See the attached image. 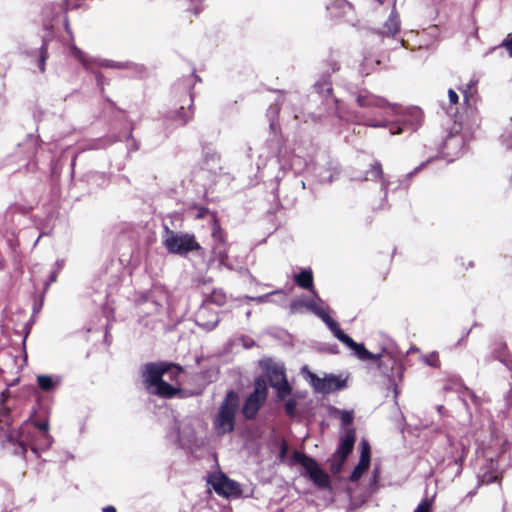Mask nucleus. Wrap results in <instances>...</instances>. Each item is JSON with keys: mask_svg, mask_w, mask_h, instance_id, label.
Wrapping results in <instances>:
<instances>
[{"mask_svg": "<svg viewBox=\"0 0 512 512\" xmlns=\"http://www.w3.org/2000/svg\"><path fill=\"white\" fill-rule=\"evenodd\" d=\"M386 368L391 364V373L387 374L386 377L388 378V382L390 387L393 391V398H394V406L397 410V415L393 418V421L395 423V427L397 430H399L400 433H403L404 426H405V417L403 413L400 411L397 398L400 394V390L398 388L399 383H401L403 379L404 374V366H403V360L405 359L406 355L411 351L415 350V348L411 347L409 350L406 351V353H403L398 345L395 343L394 340L386 337Z\"/></svg>", "mask_w": 512, "mask_h": 512, "instance_id": "obj_1", "label": "nucleus"}, {"mask_svg": "<svg viewBox=\"0 0 512 512\" xmlns=\"http://www.w3.org/2000/svg\"><path fill=\"white\" fill-rule=\"evenodd\" d=\"M181 373V368L166 363H149L142 369L143 382L146 389L161 397H173L179 388L168 384L163 377L175 381Z\"/></svg>", "mask_w": 512, "mask_h": 512, "instance_id": "obj_2", "label": "nucleus"}, {"mask_svg": "<svg viewBox=\"0 0 512 512\" xmlns=\"http://www.w3.org/2000/svg\"><path fill=\"white\" fill-rule=\"evenodd\" d=\"M423 111L416 106L402 107L386 101V130L391 135L412 134L422 125Z\"/></svg>", "mask_w": 512, "mask_h": 512, "instance_id": "obj_3", "label": "nucleus"}, {"mask_svg": "<svg viewBox=\"0 0 512 512\" xmlns=\"http://www.w3.org/2000/svg\"><path fill=\"white\" fill-rule=\"evenodd\" d=\"M320 299H313L303 303L305 307L315 313L318 317H320L325 324L332 331L334 336L345 344L349 349L352 350L354 355L360 360H372L376 357L370 353L363 344L356 343L350 338L347 334H345L338 326L337 322L334 321L328 314L325 308L320 305Z\"/></svg>", "mask_w": 512, "mask_h": 512, "instance_id": "obj_4", "label": "nucleus"}, {"mask_svg": "<svg viewBox=\"0 0 512 512\" xmlns=\"http://www.w3.org/2000/svg\"><path fill=\"white\" fill-rule=\"evenodd\" d=\"M447 449L442 462L452 479L459 477L463 471V463L467 456V448L461 442H455L454 438L446 434Z\"/></svg>", "mask_w": 512, "mask_h": 512, "instance_id": "obj_5", "label": "nucleus"}, {"mask_svg": "<svg viewBox=\"0 0 512 512\" xmlns=\"http://www.w3.org/2000/svg\"><path fill=\"white\" fill-rule=\"evenodd\" d=\"M239 399L236 393L230 391L221 404L215 418V428L220 434L230 432L234 428V417L238 407Z\"/></svg>", "mask_w": 512, "mask_h": 512, "instance_id": "obj_6", "label": "nucleus"}, {"mask_svg": "<svg viewBox=\"0 0 512 512\" xmlns=\"http://www.w3.org/2000/svg\"><path fill=\"white\" fill-rule=\"evenodd\" d=\"M301 373L305 380L308 381L313 389L318 393L328 394L345 386V381L338 376L326 375L323 378H320L307 367H303Z\"/></svg>", "mask_w": 512, "mask_h": 512, "instance_id": "obj_7", "label": "nucleus"}, {"mask_svg": "<svg viewBox=\"0 0 512 512\" xmlns=\"http://www.w3.org/2000/svg\"><path fill=\"white\" fill-rule=\"evenodd\" d=\"M163 243L166 249L170 253L174 254H185L189 251L200 248L194 236L189 234H177L169 229L166 230L163 237Z\"/></svg>", "mask_w": 512, "mask_h": 512, "instance_id": "obj_8", "label": "nucleus"}, {"mask_svg": "<svg viewBox=\"0 0 512 512\" xmlns=\"http://www.w3.org/2000/svg\"><path fill=\"white\" fill-rule=\"evenodd\" d=\"M261 365L266 371L270 385L276 389L278 397L284 399L290 393V388L285 377L283 365L272 360H264L261 362Z\"/></svg>", "mask_w": 512, "mask_h": 512, "instance_id": "obj_9", "label": "nucleus"}, {"mask_svg": "<svg viewBox=\"0 0 512 512\" xmlns=\"http://www.w3.org/2000/svg\"><path fill=\"white\" fill-rule=\"evenodd\" d=\"M293 462L300 464L309 474L312 481L319 487H327L329 485L328 475L318 466V464L310 457L300 452H294Z\"/></svg>", "mask_w": 512, "mask_h": 512, "instance_id": "obj_10", "label": "nucleus"}, {"mask_svg": "<svg viewBox=\"0 0 512 512\" xmlns=\"http://www.w3.org/2000/svg\"><path fill=\"white\" fill-rule=\"evenodd\" d=\"M208 484L223 497H238L241 489L237 482L229 479L222 472H215L208 478Z\"/></svg>", "mask_w": 512, "mask_h": 512, "instance_id": "obj_11", "label": "nucleus"}, {"mask_svg": "<svg viewBox=\"0 0 512 512\" xmlns=\"http://www.w3.org/2000/svg\"><path fill=\"white\" fill-rule=\"evenodd\" d=\"M355 442V431L349 429L341 437L339 447L333 457L331 458L330 469L333 473L340 472L343 463L353 449Z\"/></svg>", "mask_w": 512, "mask_h": 512, "instance_id": "obj_12", "label": "nucleus"}, {"mask_svg": "<svg viewBox=\"0 0 512 512\" xmlns=\"http://www.w3.org/2000/svg\"><path fill=\"white\" fill-rule=\"evenodd\" d=\"M267 396V386L264 380L258 379L255 383L254 392L244 403L242 412L246 418H253L262 406Z\"/></svg>", "mask_w": 512, "mask_h": 512, "instance_id": "obj_13", "label": "nucleus"}, {"mask_svg": "<svg viewBox=\"0 0 512 512\" xmlns=\"http://www.w3.org/2000/svg\"><path fill=\"white\" fill-rule=\"evenodd\" d=\"M486 360H497L512 371V356L509 353L507 343L502 339H496L491 343L490 354Z\"/></svg>", "mask_w": 512, "mask_h": 512, "instance_id": "obj_14", "label": "nucleus"}, {"mask_svg": "<svg viewBox=\"0 0 512 512\" xmlns=\"http://www.w3.org/2000/svg\"><path fill=\"white\" fill-rule=\"evenodd\" d=\"M19 443L24 451L26 446H29L33 452L47 449L44 447L46 444L44 434H42L39 440H36L34 437V431H31V429H29L27 425L21 427L19 434Z\"/></svg>", "mask_w": 512, "mask_h": 512, "instance_id": "obj_15", "label": "nucleus"}, {"mask_svg": "<svg viewBox=\"0 0 512 512\" xmlns=\"http://www.w3.org/2000/svg\"><path fill=\"white\" fill-rule=\"evenodd\" d=\"M401 21L395 7L392 9L388 21H386V39L391 37L395 45L391 49L401 47L404 45L403 38H396V35L400 32Z\"/></svg>", "mask_w": 512, "mask_h": 512, "instance_id": "obj_16", "label": "nucleus"}, {"mask_svg": "<svg viewBox=\"0 0 512 512\" xmlns=\"http://www.w3.org/2000/svg\"><path fill=\"white\" fill-rule=\"evenodd\" d=\"M361 453L358 465L355 467L351 474V480L357 481L361 478L363 473L368 469L370 464V446L367 441H361Z\"/></svg>", "mask_w": 512, "mask_h": 512, "instance_id": "obj_17", "label": "nucleus"}, {"mask_svg": "<svg viewBox=\"0 0 512 512\" xmlns=\"http://www.w3.org/2000/svg\"><path fill=\"white\" fill-rule=\"evenodd\" d=\"M295 280L299 286L305 289H311L313 285V276L310 270L301 271L296 277Z\"/></svg>", "mask_w": 512, "mask_h": 512, "instance_id": "obj_18", "label": "nucleus"}, {"mask_svg": "<svg viewBox=\"0 0 512 512\" xmlns=\"http://www.w3.org/2000/svg\"><path fill=\"white\" fill-rule=\"evenodd\" d=\"M207 312V309L206 308H202L198 314H197V322L200 326L204 327L205 329H213L217 323H218V318L216 315H213L212 319L210 321H207L205 322L204 321V316Z\"/></svg>", "mask_w": 512, "mask_h": 512, "instance_id": "obj_19", "label": "nucleus"}, {"mask_svg": "<svg viewBox=\"0 0 512 512\" xmlns=\"http://www.w3.org/2000/svg\"><path fill=\"white\" fill-rule=\"evenodd\" d=\"M34 426L36 428H38L42 432V434H44V438H45V441H46V444H45L44 447L45 448H50L51 445H52V442H53V438H52V436L48 432L49 423L47 421L35 422Z\"/></svg>", "mask_w": 512, "mask_h": 512, "instance_id": "obj_20", "label": "nucleus"}, {"mask_svg": "<svg viewBox=\"0 0 512 512\" xmlns=\"http://www.w3.org/2000/svg\"><path fill=\"white\" fill-rule=\"evenodd\" d=\"M500 48H505L509 56L512 57V34H508L499 45L490 48L486 54L492 53Z\"/></svg>", "mask_w": 512, "mask_h": 512, "instance_id": "obj_21", "label": "nucleus"}, {"mask_svg": "<svg viewBox=\"0 0 512 512\" xmlns=\"http://www.w3.org/2000/svg\"><path fill=\"white\" fill-rule=\"evenodd\" d=\"M37 382L40 388L44 391L52 390L55 386V382L50 376L40 375L37 377Z\"/></svg>", "mask_w": 512, "mask_h": 512, "instance_id": "obj_22", "label": "nucleus"}, {"mask_svg": "<svg viewBox=\"0 0 512 512\" xmlns=\"http://www.w3.org/2000/svg\"><path fill=\"white\" fill-rule=\"evenodd\" d=\"M422 361L426 365H428L430 367H434V368H437L440 365L438 353L435 352V351L431 352L430 354L423 355L422 356Z\"/></svg>", "mask_w": 512, "mask_h": 512, "instance_id": "obj_23", "label": "nucleus"}, {"mask_svg": "<svg viewBox=\"0 0 512 512\" xmlns=\"http://www.w3.org/2000/svg\"><path fill=\"white\" fill-rule=\"evenodd\" d=\"M498 479V476L491 473V472H485L484 474L482 475H478V483H477V487H480L482 485H485V484H490V483H493V482H496Z\"/></svg>", "mask_w": 512, "mask_h": 512, "instance_id": "obj_24", "label": "nucleus"}, {"mask_svg": "<svg viewBox=\"0 0 512 512\" xmlns=\"http://www.w3.org/2000/svg\"><path fill=\"white\" fill-rule=\"evenodd\" d=\"M213 253H214V257L219 260L220 264H225L227 254H226V250L223 247L215 246Z\"/></svg>", "mask_w": 512, "mask_h": 512, "instance_id": "obj_25", "label": "nucleus"}, {"mask_svg": "<svg viewBox=\"0 0 512 512\" xmlns=\"http://www.w3.org/2000/svg\"><path fill=\"white\" fill-rule=\"evenodd\" d=\"M501 142L509 149H512V130H506L501 135Z\"/></svg>", "mask_w": 512, "mask_h": 512, "instance_id": "obj_26", "label": "nucleus"}, {"mask_svg": "<svg viewBox=\"0 0 512 512\" xmlns=\"http://www.w3.org/2000/svg\"><path fill=\"white\" fill-rule=\"evenodd\" d=\"M431 503L427 499H423L413 512H430Z\"/></svg>", "mask_w": 512, "mask_h": 512, "instance_id": "obj_27", "label": "nucleus"}, {"mask_svg": "<svg viewBox=\"0 0 512 512\" xmlns=\"http://www.w3.org/2000/svg\"><path fill=\"white\" fill-rule=\"evenodd\" d=\"M429 161H430V159L427 160L426 162L421 163L418 167L415 168V170L413 172H410L409 174H407L405 179L403 181H401L400 185L403 186L404 189H407L408 188V178L410 176H412L415 172L422 169Z\"/></svg>", "mask_w": 512, "mask_h": 512, "instance_id": "obj_28", "label": "nucleus"}, {"mask_svg": "<svg viewBox=\"0 0 512 512\" xmlns=\"http://www.w3.org/2000/svg\"><path fill=\"white\" fill-rule=\"evenodd\" d=\"M477 83L478 80L471 79L469 83L466 85V89L463 91L465 101H468V92L473 90L476 87Z\"/></svg>", "mask_w": 512, "mask_h": 512, "instance_id": "obj_29", "label": "nucleus"}, {"mask_svg": "<svg viewBox=\"0 0 512 512\" xmlns=\"http://www.w3.org/2000/svg\"><path fill=\"white\" fill-rule=\"evenodd\" d=\"M353 415L349 411H342L341 412V421L344 425H348L352 422Z\"/></svg>", "mask_w": 512, "mask_h": 512, "instance_id": "obj_30", "label": "nucleus"}, {"mask_svg": "<svg viewBox=\"0 0 512 512\" xmlns=\"http://www.w3.org/2000/svg\"><path fill=\"white\" fill-rule=\"evenodd\" d=\"M224 298H225V296L221 292H218V291H215L211 295V301L216 304H219V305L224 302Z\"/></svg>", "mask_w": 512, "mask_h": 512, "instance_id": "obj_31", "label": "nucleus"}, {"mask_svg": "<svg viewBox=\"0 0 512 512\" xmlns=\"http://www.w3.org/2000/svg\"><path fill=\"white\" fill-rule=\"evenodd\" d=\"M448 97H449V101H450L451 105L458 103V100H459L458 94L453 89L448 90Z\"/></svg>", "mask_w": 512, "mask_h": 512, "instance_id": "obj_32", "label": "nucleus"}, {"mask_svg": "<svg viewBox=\"0 0 512 512\" xmlns=\"http://www.w3.org/2000/svg\"><path fill=\"white\" fill-rule=\"evenodd\" d=\"M72 51H73V53H74V54H75V55L80 59V61H81L84 65H86V64H87V60H86V58L84 57L83 53H82L79 49H77L76 47H73V48H72Z\"/></svg>", "mask_w": 512, "mask_h": 512, "instance_id": "obj_33", "label": "nucleus"}, {"mask_svg": "<svg viewBox=\"0 0 512 512\" xmlns=\"http://www.w3.org/2000/svg\"><path fill=\"white\" fill-rule=\"evenodd\" d=\"M286 411L288 414L292 415L295 411V402L294 401H288L286 403Z\"/></svg>", "mask_w": 512, "mask_h": 512, "instance_id": "obj_34", "label": "nucleus"}, {"mask_svg": "<svg viewBox=\"0 0 512 512\" xmlns=\"http://www.w3.org/2000/svg\"><path fill=\"white\" fill-rule=\"evenodd\" d=\"M436 410L437 412L441 415V416H446L447 415V410L445 409V407L443 405H437L436 406Z\"/></svg>", "mask_w": 512, "mask_h": 512, "instance_id": "obj_35", "label": "nucleus"}, {"mask_svg": "<svg viewBox=\"0 0 512 512\" xmlns=\"http://www.w3.org/2000/svg\"><path fill=\"white\" fill-rule=\"evenodd\" d=\"M471 332V329H468L464 334L463 336L458 340V344H460L462 341H464L470 334Z\"/></svg>", "mask_w": 512, "mask_h": 512, "instance_id": "obj_36", "label": "nucleus"}, {"mask_svg": "<svg viewBox=\"0 0 512 512\" xmlns=\"http://www.w3.org/2000/svg\"><path fill=\"white\" fill-rule=\"evenodd\" d=\"M103 512H116V511H115V508H114V507H112V506H108V507H105V508L103 509Z\"/></svg>", "mask_w": 512, "mask_h": 512, "instance_id": "obj_37", "label": "nucleus"}, {"mask_svg": "<svg viewBox=\"0 0 512 512\" xmlns=\"http://www.w3.org/2000/svg\"><path fill=\"white\" fill-rule=\"evenodd\" d=\"M469 394H470V397H471L472 401L477 403L478 402V397L475 395V393L469 392Z\"/></svg>", "mask_w": 512, "mask_h": 512, "instance_id": "obj_38", "label": "nucleus"}, {"mask_svg": "<svg viewBox=\"0 0 512 512\" xmlns=\"http://www.w3.org/2000/svg\"><path fill=\"white\" fill-rule=\"evenodd\" d=\"M478 488H479V487H477V486H476V488H475L474 490L469 491V492H468V494H467V496H468V497H472V496L476 495V493H477V489H478Z\"/></svg>", "mask_w": 512, "mask_h": 512, "instance_id": "obj_39", "label": "nucleus"}, {"mask_svg": "<svg viewBox=\"0 0 512 512\" xmlns=\"http://www.w3.org/2000/svg\"><path fill=\"white\" fill-rule=\"evenodd\" d=\"M265 298H266V296H261V297H258L256 300L259 302H262V301H264Z\"/></svg>", "mask_w": 512, "mask_h": 512, "instance_id": "obj_40", "label": "nucleus"}, {"mask_svg": "<svg viewBox=\"0 0 512 512\" xmlns=\"http://www.w3.org/2000/svg\"><path fill=\"white\" fill-rule=\"evenodd\" d=\"M473 266H474L473 261H469V262H468V265H467V268H471V267H473Z\"/></svg>", "mask_w": 512, "mask_h": 512, "instance_id": "obj_41", "label": "nucleus"}, {"mask_svg": "<svg viewBox=\"0 0 512 512\" xmlns=\"http://www.w3.org/2000/svg\"><path fill=\"white\" fill-rule=\"evenodd\" d=\"M390 184H391V182L386 180V184H385L386 190L388 189V186H389Z\"/></svg>", "mask_w": 512, "mask_h": 512, "instance_id": "obj_42", "label": "nucleus"}, {"mask_svg": "<svg viewBox=\"0 0 512 512\" xmlns=\"http://www.w3.org/2000/svg\"><path fill=\"white\" fill-rule=\"evenodd\" d=\"M297 306H298V302H295V303H294V305H293V307H295V308H296Z\"/></svg>", "mask_w": 512, "mask_h": 512, "instance_id": "obj_43", "label": "nucleus"}]
</instances>
